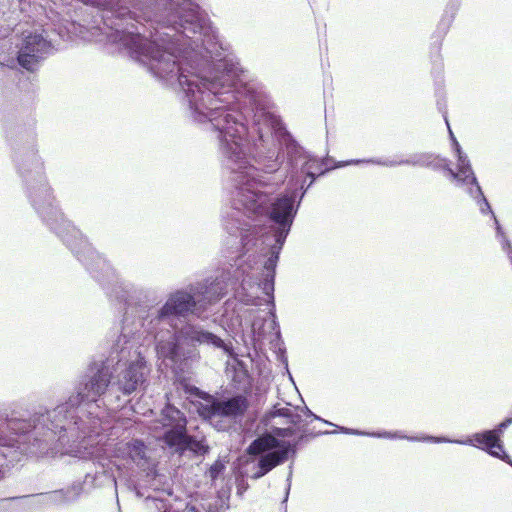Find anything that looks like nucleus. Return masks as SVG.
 Here are the masks:
<instances>
[{"instance_id": "423d86ee", "label": "nucleus", "mask_w": 512, "mask_h": 512, "mask_svg": "<svg viewBox=\"0 0 512 512\" xmlns=\"http://www.w3.org/2000/svg\"><path fill=\"white\" fill-rule=\"evenodd\" d=\"M204 403L196 406L199 416L217 431H226L231 422L242 417L249 407L248 400L241 394L230 397L207 395Z\"/></svg>"}, {"instance_id": "b1692460", "label": "nucleus", "mask_w": 512, "mask_h": 512, "mask_svg": "<svg viewBox=\"0 0 512 512\" xmlns=\"http://www.w3.org/2000/svg\"><path fill=\"white\" fill-rule=\"evenodd\" d=\"M490 456L499 458L503 461H506L510 465H512V461L510 460L509 455L506 453V450H485Z\"/></svg>"}, {"instance_id": "1a4fd4ad", "label": "nucleus", "mask_w": 512, "mask_h": 512, "mask_svg": "<svg viewBox=\"0 0 512 512\" xmlns=\"http://www.w3.org/2000/svg\"><path fill=\"white\" fill-rule=\"evenodd\" d=\"M512 424V417L505 418L493 429L483 430L472 435L460 438H450L446 436H432L420 433L413 440H420V443L435 444H457L466 445L474 448H504L502 435L504 431Z\"/></svg>"}, {"instance_id": "7c9ffc66", "label": "nucleus", "mask_w": 512, "mask_h": 512, "mask_svg": "<svg viewBox=\"0 0 512 512\" xmlns=\"http://www.w3.org/2000/svg\"><path fill=\"white\" fill-rule=\"evenodd\" d=\"M445 122H446V124L449 126L448 119H447V117H446V116H445Z\"/></svg>"}, {"instance_id": "a211bd4d", "label": "nucleus", "mask_w": 512, "mask_h": 512, "mask_svg": "<svg viewBox=\"0 0 512 512\" xmlns=\"http://www.w3.org/2000/svg\"><path fill=\"white\" fill-rule=\"evenodd\" d=\"M129 457L134 463L137 464L143 470L149 468L148 458L146 456V450H128Z\"/></svg>"}, {"instance_id": "4be33fe9", "label": "nucleus", "mask_w": 512, "mask_h": 512, "mask_svg": "<svg viewBox=\"0 0 512 512\" xmlns=\"http://www.w3.org/2000/svg\"><path fill=\"white\" fill-rule=\"evenodd\" d=\"M441 43L434 45L431 50V58L434 63V67L439 71L443 68L442 58L440 54Z\"/></svg>"}, {"instance_id": "6e6552de", "label": "nucleus", "mask_w": 512, "mask_h": 512, "mask_svg": "<svg viewBox=\"0 0 512 512\" xmlns=\"http://www.w3.org/2000/svg\"><path fill=\"white\" fill-rule=\"evenodd\" d=\"M234 464L233 473L251 479H259L276 466L294 457L297 450H245Z\"/></svg>"}, {"instance_id": "2f4dec72", "label": "nucleus", "mask_w": 512, "mask_h": 512, "mask_svg": "<svg viewBox=\"0 0 512 512\" xmlns=\"http://www.w3.org/2000/svg\"><path fill=\"white\" fill-rule=\"evenodd\" d=\"M200 448H206V449H209V446H201Z\"/></svg>"}, {"instance_id": "c756f323", "label": "nucleus", "mask_w": 512, "mask_h": 512, "mask_svg": "<svg viewBox=\"0 0 512 512\" xmlns=\"http://www.w3.org/2000/svg\"><path fill=\"white\" fill-rule=\"evenodd\" d=\"M194 451H195V452H203V453H205V452H207L208 450L203 449V450H194Z\"/></svg>"}, {"instance_id": "6ab92c4d", "label": "nucleus", "mask_w": 512, "mask_h": 512, "mask_svg": "<svg viewBox=\"0 0 512 512\" xmlns=\"http://www.w3.org/2000/svg\"><path fill=\"white\" fill-rule=\"evenodd\" d=\"M266 323L267 320L265 318L254 317L251 321V331L253 335L257 338H262L266 334Z\"/></svg>"}, {"instance_id": "9b49d317", "label": "nucleus", "mask_w": 512, "mask_h": 512, "mask_svg": "<svg viewBox=\"0 0 512 512\" xmlns=\"http://www.w3.org/2000/svg\"><path fill=\"white\" fill-rule=\"evenodd\" d=\"M17 62L19 66L29 72L38 69L39 64L52 51L51 40H48L43 33H23L20 43L17 44Z\"/></svg>"}, {"instance_id": "39448f33", "label": "nucleus", "mask_w": 512, "mask_h": 512, "mask_svg": "<svg viewBox=\"0 0 512 512\" xmlns=\"http://www.w3.org/2000/svg\"><path fill=\"white\" fill-rule=\"evenodd\" d=\"M143 332L141 329L135 337V345L131 349V355L128 360L123 361L120 365H115L112 369V405L113 409L124 407L128 402V397L133 393L140 392L144 389L149 374V368L146 365L144 357L136 349L139 341V334Z\"/></svg>"}, {"instance_id": "4468645a", "label": "nucleus", "mask_w": 512, "mask_h": 512, "mask_svg": "<svg viewBox=\"0 0 512 512\" xmlns=\"http://www.w3.org/2000/svg\"><path fill=\"white\" fill-rule=\"evenodd\" d=\"M32 0H0V21L18 12H27Z\"/></svg>"}, {"instance_id": "0eeeda50", "label": "nucleus", "mask_w": 512, "mask_h": 512, "mask_svg": "<svg viewBox=\"0 0 512 512\" xmlns=\"http://www.w3.org/2000/svg\"><path fill=\"white\" fill-rule=\"evenodd\" d=\"M275 418L284 419L283 422H277V424L285 423L289 426L281 428L272 425L270 430L266 429L247 448H295L284 439L294 433V426L301 422V416L295 413L289 404L286 406L276 404L264 414L262 422L268 426Z\"/></svg>"}, {"instance_id": "2eb2a0df", "label": "nucleus", "mask_w": 512, "mask_h": 512, "mask_svg": "<svg viewBox=\"0 0 512 512\" xmlns=\"http://www.w3.org/2000/svg\"><path fill=\"white\" fill-rule=\"evenodd\" d=\"M83 492V484L81 482H73L70 486L58 489V497L60 506L70 505L76 502Z\"/></svg>"}, {"instance_id": "412c9836", "label": "nucleus", "mask_w": 512, "mask_h": 512, "mask_svg": "<svg viewBox=\"0 0 512 512\" xmlns=\"http://www.w3.org/2000/svg\"><path fill=\"white\" fill-rule=\"evenodd\" d=\"M234 477L236 484V493L237 495L242 496L249 489L247 477L238 475V473H234Z\"/></svg>"}, {"instance_id": "f03ea898", "label": "nucleus", "mask_w": 512, "mask_h": 512, "mask_svg": "<svg viewBox=\"0 0 512 512\" xmlns=\"http://www.w3.org/2000/svg\"><path fill=\"white\" fill-rule=\"evenodd\" d=\"M216 134L223 163L230 170V206L222 214V223L227 237L224 247L227 257L234 261L220 274L189 283L181 289L202 287L193 291L203 304L201 317L209 307L219 302L229 289L245 305L260 306L261 290L268 296L270 306V332L280 337L274 300L276 267L280 252L291 231L307 188H287L284 193L272 197L275 187L283 183L286 174L272 176L262 171H253L251 159L242 139L245 126H205Z\"/></svg>"}, {"instance_id": "bb28decb", "label": "nucleus", "mask_w": 512, "mask_h": 512, "mask_svg": "<svg viewBox=\"0 0 512 512\" xmlns=\"http://www.w3.org/2000/svg\"><path fill=\"white\" fill-rule=\"evenodd\" d=\"M306 412L308 413V415H309V416H312V417H314V418H315V419H317V420H321V418H320V417H318V416L314 415V414L310 411V409H308L307 407H306Z\"/></svg>"}, {"instance_id": "f257e3e1", "label": "nucleus", "mask_w": 512, "mask_h": 512, "mask_svg": "<svg viewBox=\"0 0 512 512\" xmlns=\"http://www.w3.org/2000/svg\"><path fill=\"white\" fill-rule=\"evenodd\" d=\"M109 272L95 262L84 264L90 276L102 287L108 300L123 308L120 334L108 356L94 355L78 374L74 392L52 410L22 408L0 410V448H112L101 444L99 430L106 406L112 405V378L115 365L128 360L136 334L154 340L158 358L175 373H184L200 359L198 346L221 349L232 356L231 345L202 325L184 321L191 313L203 310L194 289H176L164 303L151 288L120 278L106 260Z\"/></svg>"}, {"instance_id": "5701e85b", "label": "nucleus", "mask_w": 512, "mask_h": 512, "mask_svg": "<svg viewBox=\"0 0 512 512\" xmlns=\"http://www.w3.org/2000/svg\"><path fill=\"white\" fill-rule=\"evenodd\" d=\"M292 475H293V470H292V465H290L289 466L288 476H287V479H286L285 495H284L283 501L281 503V506H282V508L284 509L285 512L287 510L286 503L288 501L289 494H290V489H291Z\"/></svg>"}, {"instance_id": "393cba45", "label": "nucleus", "mask_w": 512, "mask_h": 512, "mask_svg": "<svg viewBox=\"0 0 512 512\" xmlns=\"http://www.w3.org/2000/svg\"><path fill=\"white\" fill-rule=\"evenodd\" d=\"M124 448L138 449V448H147V446L145 445V443L142 440L135 439V440H132V441L126 443Z\"/></svg>"}, {"instance_id": "f8f14e48", "label": "nucleus", "mask_w": 512, "mask_h": 512, "mask_svg": "<svg viewBox=\"0 0 512 512\" xmlns=\"http://www.w3.org/2000/svg\"><path fill=\"white\" fill-rule=\"evenodd\" d=\"M90 455V450H7L3 457L11 466H15L24 457L36 462L54 463L61 461L64 464H71L72 459H85Z\"/></svg>"}, {"instance_id": "cd10ccee", "label": "nucleus", "mask_w": 512, "mask_h": 512, "mask_svg": "<svg viewBox=\"0 0 512 512\" xmlns=\"http://www.w3.org/2000/svg\"><path fill=\"white\" fill-rule=\"evenodd\" d=\"M449 133H450V137H451V140H452V143H453V142H454V139H456V138H455V136H454V134L452 133V131H451V129H450V128H449Z\"/></svg>"}, {"instance_id": "9d476101", "label": "nucleus", "mask_w": 512, "mask_h": 512, "mask_svg": "<svg viewBox=\"0 0 512 512\" xmlns=\"http://www.w3.org/2000/svg\"><path fill=\"white\" fill-rule=\"evenodd\" d=\"M159 423L163 428V433L159 437L168 448H193L186 429V417L174 405H165L161 410Z\"/></svg>"}, {"instance_id": "dca6fc26", "label": "nucleus", "mask_w": 512, "mask_h": 512, "mask_svg": "<svg viewBox=\"0 0 512 512\" xmlns=\"http://www.w3.org/2000/svg\"><path fill=\"white\" fill-rule=\"evenodd\" d=\"M456 10V8H451V11L447 9L442 15L436 29V34L439 39H442L449 31V28L454 21Z\"/></svg>"}, {"instance_id": "20e7f679", "label": "nucleus", "mask_w": 512, "mask_h": 512, "mask_svg": "<svg viewBox=\"0 0 512 512\" xmlns=\"http://www.w3.org/2000/svg\"><path fill=\"white\" fill-rule=\"evenodd\" d=\"M11 145L12 162L21 180L23 193L42 223L82 265L95 262L104 272H109L106 259L92 247L59 207L46 174L45 162L39 154L35 129L21 131Z\"/></svg>"}, {"instance_id": "c85d7f7f", "label": "nucleus", "mask_w": 512, "mask_h": 512, "mask_svg": "<svg viewBox=\"0 0 512 512\" xmlns=\"http://www.w3.org/2000/svg\"><path fill=\"white\" fill-rule=\"evenodd\" d=\"M19 497H9V498H5L4 500H16L18 499Z\"/></svg>"}, {"instance_id": "aec40b11", "label": "nucleus", "mask_w": 512, "mask_h": 512, "mask_svg": "<svg viewBox=\"0 0 512 512\" xmlns=\"http://www.w3.org/2000/svg\"><path fill=\"white\" fill-rule=\"evenodd\" d=\"M225 469V461L218 459L208 469L207 475L211 481H215L223 473Z\"/></svg>"}, {"instance_id": "7ed1b4c3", "label": "nucleus", "mask_w": 512, "mask_h": 512, "mask_svg": "<svg viewBox=\"0 0 512 512\" xmlns=\"http://www.w3.org/2000/svg\"><path fill=\"white\" fill-rule=\"evenodd\" d=\"M243 69L229 47L222 43V111L240 114L247 131L242 134L244 148L254 161L253 171L277 176L283 161L286 162V174L290 176L288 188H300L304 182L307 190L318 176L332 169L362 163L385 167L409 165L430 168L447 173L448 159L431 152L413 153L400 161L378 158L351 159L339 161L333 167H324L325 159L318 160L305 150L285 128L282 121L259 102L256 92L241 78Z\"/></svg>"}, {"instance_id": "f3484780", "label": "nucleus", "mask_w": 512, "mask_h": 512, "mask_svg": "<svg viewBox=\"0 0 512 512\" xmlns=\"http://www.w3.org/2000/svg\"><path fill=\"white\" fill-rule=\"evenodd\" d=\"M33 497L36 499L35 503L39 506H60L57 490L45 493H38L33 495Z\"/></svg>"}, {"instance_id": "a878e982", "label": "nucleus", "mask_w": 512, "mask_h": 512, "mask_svg": "<svg viewBox=\"0 0 512 512\" xmlns=\"http://www.w3.org/2000/svg\"><path fill=\"white\" fill-rule=\"evenodd\" d=\"M10 70H11V69H10L8 66H6V65H4V64H2V63H0V73H2V74H6V72H8V71H10Z\"/></svg>"}, {"instance_id": "ddd939ff", "label": "nucleus", "mask_w": 512, "mask_h": 512, "mask_svg": "<svg viewBox=\"0 0 512 512\" xmlns=\"http://www.w3.org/2000/svg\"><path fill=\"white\" fill-rule=\"evenodd\" d=\"M336 428H339L342 433L346 434H352V435H359V436H368V437H374V438H385V439H406L410 442H419L420 440H413L411 438H414L415 435H407L403 431H376V432H366L362 430L357 429H350L345 427H339V425H336ZM418 434H416L417 436Z\"/></svg>"}]
</instances>
